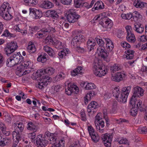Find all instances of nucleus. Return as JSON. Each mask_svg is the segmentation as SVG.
Returning <instances> with one entry per match:
<instances>
[{
  "label": "nucleus",
  "instance_id": "f257e3e1",
  "mask_svg": "<svg viewBox=\"0 0 147 147\" xmlns=\"http://www.w3.org/2000/svg\"><path fill=\"white\" fill-rule=\"evenodd\" d=\"M24 57L18 52L14 54L8 58L6 61V64L8 67H12L18 64L21 63L17 68L20 75H25L29 73L33 68V63L30 61L22 62Z\"/></svg>",
  "mask_w": 147,
  "mask_h": 147
},
{
  "label": "nucleus",
  "instance_id": "f03ea898",
  "mask_svg": "<svg viewBox=\"0 0 147 147\" xmlns=\"http://www.w3.org/2000/svg\"><path fill=\"white\" fill-rule=\"evenodd\" d=\"M85 38L82 35H77L72 39L71 44L72 47L76 49L78 52L84 53L85 52L84 49L80 47L83 42L85 41Z\"/></svg>",
  "mask_w": 147,
  "mask_h": 147
},
{
  "label": "nucleus",
  "instance_id": "7ed1b4c3",
  "mask_svg": "<svg viewBox=\"0 0 147 147\" xmlns=\"http://www.w3.org/2000/svg\"><path fill=\"white\" fill-rule=\"evenodd\" d=\"M92 69L94 74L99 77L105 76L108 72L107 69L99 61L95 63Z\"/></svg>",
  "mask_w": 147,
  "mask_h": 147
},
{
  "label": "nucleus",
  "instance_id": "20e7f679",
  "mask_svg": "<svg viewBox=\"0 0 147 147\" xmlns=\"http://www.w3.org/2000/svg\"><path fill=\"white\" fill-rule=\"evenodd\" d=\"M144 92L143 90L141 87L139 86L134 87L133 89V94L130 99V104L132 105H135L136 98L143 96Z\"/></svg>",
  "mask_w": 147,
  "mask_h": 147
},
{
  "label": "nucleus",
  "instance_id": "39448f33",
  "mask_svg": "<svg viewBox=\"0 0 147 147\" xmlns=\"http://www.w3.org/2000/svg\"><path fill=\"white\" fill-rule=\"evenodd\" d=\"M39 71L36 72V75L38 76V80H40V82L38 83V87L42 89L44 86H46L51 80V78L47 76H42L39 74Z\"/></svg>",
  "mask_w": 147,
  "mask_h": 147
},
{
  "label": "nucleus",
  "instance_id": "423d86ee",
  "mask_svg": "<svg viewBox=\"0 0 147 147\" xmlns=\"http://www.w3.org/2000/svg\"><path fill=\"white\" fill-rule=\"evenodd\" d=\"M81 16L74 9H70L67 13V19L69 22L74 23L77 21Z\"/></svg>",
  "mask_w": 147,
  "mask_h": 147
},
{
  "label": "nucleus",
  "instance_id": "0eeeda50",
  "mask_svg": "<svg viewBox=\"0 0 147 147\" xmlns=\"http://www.w3.org/2000/svg\"><path fill=\"white\" fill-rule=\"evenodd\" d=\"M7 5L3 4L0 8V15L5 20H7L11 19L13 16L9 13L8 11V8H7Z\"/></svg>",
  "mask_w": 147,
  "mask_h": 147
},
{
  "label": "nucleus",
  "instance_id": "6e6552de",
  "mask_svg": "<svg viewBox=\"0 0 147 147\" xmlns=\"http://www.w3.org/2000/svg\"><path fill=\"white\" fill-rule=\"evenodd\" d=\"M131 90V86L125 87L122 88L121 93L120 95L119 102L124 103L126 102L127 99Z\"/></svg>",
  "mask_w": 147,
  "mask_h": 147
},
{
  "label": "nucleus",
  "instance_id": "1a4fd4ad",
  "mask_svg": "<svg viewBox=\"0 0 147 147\" xmlns=\"http://www.w3.org/2000/svg\"><path fill=\"white\" fill-rule=\"evenodd\" d=\"M15 130L12 133L13 138L14 137V136H16L15 135L20 136L21 132L23 131L24 129V125L22 122H18L15 123Z\"/></svg>",
  "mask_w": 147,
  "mask_h": 147
},
{
  "label": "nucleus",
  "instance_id": "9d476101",
  "mask_svg": "<svg viewBox=\"0 0 147 147\" xmlns=\"http://www.w3.org/2000/svg\"><path fill=\"white\" fill-rule=\"evenodd\" d=\"M35 140L38 147H45L47 145L48 142L46 138L42 136L41 135L37 136Z\"/></svg>",
  "mask_w": 147,
  "mask_h": 147
},
{
  "label": "nucleus",
  "instance_id": "9b49d317",
  "mask_svg": "<svg viewBox=\"0 0 147 147\" xmlns=\"http://www.w3.org/2000/svg\"><path fill=\"white\" fill-rule=\"evenodd\" d=\"M88 130L89 135L94 142H98L99 140V136L95 132V130L91 125L88 126Z\"/></svg>",
  "mask_w": 147,
  "mask_h": 147
},
{
  "label": "nucleus",
  "instance_id": "f8f14e48",
  "mask_svg": "<svg viewBox=\"0 0 147 147\" xmlns=\"http://www.w3.org/2000/svg\"><path fill=\"white\" fill-rule=\"evenodd\" d=\"M101 137L105 146L107 147H110L111 145L112 138V135L106 134H105L102 135Z\"/></svg>",
  "mask_w": 147,
  "mask_h": 147
},
{
  "label": "nucleus",
  "instance_id": "ddd939ff",
  "mask_svg": "<svg viewBox=\"0 0 147 147\" xmlns=\"http://www.w3.org/2000/svg\"><path fill=\"white\" fill-rule=\"evenodd\" d=\"M125 76V73L123 71H121L117 72L115 76H112L111 79L113 81L119 82L122 80Z\"/></svg>",
  "mask_w": 147,
  "mask_h": 147
},
{
  "label": "nucleus",
  "instance_id": "4468645a",
  "mask_svg": "<svg viewBox=\"0 0 147 147\" xmlns=\"http://www.w3.org/2000/svg\"><path fill=\"white\" fill-rule=\"evenodd\" d=\"M39 75L42 76H47L46 74H47L49 75H51L53 74L55 72V69L52 67H48L44 69H41L38 71Z\"/></svg>",
  "mask_w": 147,
  "mask_h": 147
},
{
  "label": "nucleus",
  "instance_id": "2eb2a0df",
  "mask_svg": "<svg viewBox=\"0 0 147 147\" xmlns=\"http://www.w3.org/2000/svg\"><path fill=\"white\" fill-rule=\"evenodd\" d=\"M95 125L97 130L100 133L104 132L105 122L103 119L99 121H95Z\"/></svg>",
  "mask_w": 147,
  "mask_h": 147
},
{
  "label": "nucleus",
  "instance_id": "dca6fc26",
  "mask_svg": "<svg viewBox=\"0 0 147 147\" xmlns=\"http://www.w3.org/2000/svg\"><path fill=\"white\" fill-rule=\"evenodd\" d=\"M42 30L44 36H45L47 35H49L50 36L51 35V33H54L56 32L55 28L50 26L43 28Z\"/></svg>",
  "mask_w": 147,
  "mask_h": 147
},
{
  "label": "nucleus",
  "instance_id": "f3484780",
  "mask_svg": "<svg viewBox=\"0 0 147 147\" xmlns=\"http://www.w3.org/2000/svg\"><path fill=\"white\" fill-rule=\"evenodd\" d=\"M103 21L102 22H101L100 24L105 28L110 29L113 25L112 21L109 19L108 18L105 20L104 19Z\"/></svg>",
  "mask_w": 147,
  "mask_h": 147
},
{
  "label": "nucleus",
  "instance_id": "a211bd4d",
  "mask_svg": "<svg viewBox=\"0 0 147 147\" xmlns=\"http://www.w3.org/2000/svg\"><path fill=\"white\" fill-rule=\"evenodd\" d=\"M100 47L97 49V52L99 56L101 57L104 59L107 58L108 56V54L106 50V49L104 47Z\"/></svg>",
  "mask_w": 147,
  "mask_h": 147
},
{
  "label": "nucleus",
  "instance_id": "6ab92c4d",
  "mask_svg": "<svg viewBox=\"0 0 147 147\" xmlns=\"http://www.w3.org/2000/svg\"><path fill=\"white\" fill-rule=\"evenodd\" d=\"M133 29L138 33H142L144 30V26L139 23H135L134 24Z\"/></svg>",
  "mask_w": 147,
  "mask_h": 147
},
{
  "label": "nucleus",
  "instance_id": "aec40b11",
  "mask_svg": "<svg viewBox=\"0 0 147 147\" xmlns=\"http://www.w3.org/2000/svg\"><path fill=\"white\" fill-rule=\"evenodd\" d=\"M106 42V46L105 48L107 51H111L114 48V45L112 41L109 38H103Z\"/></svg>",
  "mask_w": 147,
  "mask_h": 147
},
{
  "label": "nucleus",
  "instance_id": "412c9836",
  "mask_svg": "<svg viewBox=\"0 0 147 147\" xmlns=\"http://www.w3.org/2000/svg\"><path fill=\"white\" fill-rule=\"evenodd\" d=\"M45 14L47 17H52L54 19L57 18L59 17L57 12L55 10H48L46 12Z\"/></svg>",
  "mask_w": 147,
  "mask_h": 147
},
{
  "label": "nucleus",
  "instance_id": "4be33fe9",
  "mask_svg": "<svg viewBox=\"0 0 147 147\" xmlns=\"http://www.w3.org/2000/svg\"><path fill=\"white\" fill-rule=\"evenodd\" d=\"M99 107L97 102L94 101L91 102L88 106L87 111L88 113L91 112L92 110L96 109Z\"/></svg>",
  "mask_w": 147,
  "mask_h": 147
},
{
  "label": "nucleus",
  "instance_id": "5701e85b",
  "mask_svg": "<svg viewBox=\"0 0 147 147\" xmlns=\"http://www.w3.org/2000/svg\"><path fill=\"white\" fill-rule=\"evenodd\" d=\"M27 129L32 131L33 132H36L38 128L37 124L36 123L29 122L28 123Z\"/></svg>",
  "mask_w": 147,
  "mask_h": 147
},
{
  "label": "nucleus",
  "instance_id": "b1692460",
  "mask_svg": "<svg viewBox=\"0 0 147 147\" xmlns=\"http://www.w3.org/2000/svg\"><path fill=\"white\" fill-rule=\"evenodd\" d=\"M96 43L94 40L89 39L86 43V46L89 51H90L94 49Z\"/></svg>",
  "mask_w": 147,
  "mask_h": 147
},
{
  "label": "nucleus",
  "instance_id": "393cba45",
  "mask_svg": "<svg viewBox=\"0 0 147 147\" xmlns=\"http://www.w3.org/2000/svg\"><path fill=\"white\" fill-rule=\"evenodd\" d=\"M41 7L45 9H49L53 6V5L51 2L49 1H45L41 4Z\"/></svg>",
  "mask_w": 147,
  "mask_h": 147
},
{
  "label": "nucleus",
  "instance_id": "a878e982",
  "mask_svg": "<svg viewBox=\"0 0 147 147\" xmlns=\"http://www.w3.org/2000/svg\"><path fill=\"white\" fill-rule=\"evenodd\" d=\"M27 49L30 53H34L36 51L35 45L33 42H31L28 43Z\"/></svg>",
  "mask_w": 147,
  "mask_h": 147
},
{
  "label": "nucleus",
  "instance_id": "bb28decb",
  "mask_svg": "<svg viewBox=\"0 0 147 147\" xmlns=\"http://www.w3.org/2000/svg\"><path fill=\"white\" fill-rule=\"evenodd\" d=\"M126 40L127 41L131 43H134L136 40L135 36L132 32L127 34Z\"/></svg>",
  "mask_w": 147,
  "mask_h": 147
},
{
  "label": "nucleus",
  "instance_id": "cd10ccee",
  "mask_svg": "<svg viewBox=\"0 0 147 147\" xmlns=\"http://www.w3.org/2000/svg\"><path fill=\"white\" fill-rule=\"evenodd\" d=\"M48 57V56L46 53H42L38 57L37 61L42 63H44L47 61Z\"/></svg>",
  "mask_w": 147,
  "mask_h": 147
},
{
  "label": "nucleus",
  "instance_id": "c85d7f7f",
  "mask_svg": "<svg viewBox=\"0 0 147 147\" xmlns=\"http://www.w3.org/2000/svg\"><path fill=\"white\" fill-rule=\"evenodd\" d=\"M122 69V67L119 64H115L111 67V71L113 73L116 71L121 70Z\"/></svg>",
  "mask_w": 147,
  "mask_h": 147
},
{
  "label": "nucleus",
  "instance_id": "c756f323",
  "mask_svg": "<svg viewBox=\"0 0 147 147\" xmlns=\"http://www.w3.org/2000/svg\"><path fill=\"white\" fill-rule=\"evenodd\" d=\"M94 92L93 91H91L89 93H87L84 98V100L85 104H87L89 100H90L91 96L93 97L95 95Z\"/></svg>",
  "mask_w": 147,
  "mask_h": 147
},
{
  "label": "nucleus",
  "instance_id": "7c9ffc66",
  "mask_svg": "<svg viewBox=\"0 0 147 147\" xmlns=\"http://www.w3.org/2000/svg\"><path fill=\"white\" fill-rule=\"evenodd\" d=\"M82 67L81 66H78L77 68L71 72V75L74 76L77 75L78 74H81L82 73Z\"/></svg>",
  "mask_w": 147,
  "mask_h": 147
},
{
  "label": "nucleus",
  "instance_id": "2f4dec72",
  "mask_svg": "<svg viewBox=\"0 0 147 147\" xmlns=\"http://www.w3.org/2000/svg\"><path fill=\"white\" fill-rule=\"evenodd\" d=\"M120 91L119 90V89L118 88L116 87L114 89L113 91V96L115 97L116 99L119 102V99H120V96H119L120 93Z\"/></svg>",
  "mask_w": 147,
  "mask_h": 147
},
{
  "label": "nucleus",
  "instance_id": "473e14b6",
  "mask_svg": "<svg viewBox=\"0 0 147 147\" xmlns=\"http://www.w3.org/2000/svg\"><path fill=\"white\" fill-rule=\"evenodd\" d=\"M126 54V57L127 59H132L134 57V51L129 49L125 51Z\"/></svg>",
  "mask_w": 147,
  "mask_h": 147
},
{
  "label": "nucleus",
  "instance_id": "72a5a7b5",
  "mask_svg": "<svg viewBox=\"0 0 147 147\" xmlns=\"http://www.w3.org/2000/svg\"><path fill=\"white\" fill-rule=\"evenodd\" d=\"M48 140H49L51 144H54L58 143L59 140H57L56 136L53 134H50Z\"/></svg>",
  "mask_w": 147,
  "mask_h": 147
},
{
  "label": "nucleus",
  "instance_id": "f704fd0d",
  "mask_svg": "<svg viewBox=\"0 0 147 147\" xmlns=\"http://www.w3.org/2000/svg\"><path fill=\"white\" fill-rule=\"evenodd\" d=\"M65 141L64 138H61L59 140L58 143L55 144L51 147H64L65 145Z\"/></svg>",
  "mask_w": 147,
  "mask_h": 147
},
{
  "label": "nucleus",
  "instance_id": "c9c22d12",
  "mask_svg": "<svg viewBox=\"0 0 147 147\" xmlns=\"http://www.w3.org/2000/svg\"><path fill=\"white\" fill-rule=\"evenodd\" d=\"M134 5L138 8H141L143 7H146L147 6V4L142 3L140 1H137L134 4Z\"/></svg>",
  "mask_w": 147,
  "mask_h": 147
},
{
  "label": "nucleus",
  "instance_id": "e433bc0d",
  "mask_svg": "<svg viewBox=\"0 0 147 147\" xmlns=\"http://www.w3.org/2000/svg\"><path fill=\"white\" fill-rule=\"evenodd\" d=\"M94 7L95 10L100 9L104 8V5L102 1H97L94 5Z\"/></svg>",
  "mask_w": 147,
  "mask_h": 147
},
{
  "label": "nucleus",
  "instance_id": "4c0bfd02",
  "mask_svg": "<svg viewBox=\"0 0 147 147\" xmlns=\"http://www.w3.org/2000/svg\"><path fill=\"white\" fill-rule=\"evenodd\" d=\"M15 135L14 136V138L13 137L14 142L12 146L18 147V144L19 141L21 140V136H20Z\"/></svg>",
  "mask_w": 147,
  "mask_h": 147
},
{
  "label": "nucleus",
  "instance_id": "58836bf2",
  "mask_svg": "<svg viewBox=\"0 0 147 147\" xmlns=\"http://www.w3.org/2000/svg\"><path fill=\"white\" fill-rule=\"evenodd\" d=\"M65 77V74L63 72H61L59 73L55 78L56 81H58L64 79Z\"/></svg>",
  "mask_w": 147,
  "mask_h": 147
},
{
  "label": "nucleus",
  "instance_id": "ea45409f",
  "mask_svg": "<svg viewBox=\"0 0 147 147\" xmlns=\"http://www.w3.org/2000/svg\"><path fill=\"white\" fill-rule=\"evenodd\" d=\"M137 100L136 101V103H137V107L138 109L141 111H144V108L143 107V105H142V101L140 100H138L137 102ZM135 105H132V106H135Z\"/></svg>",
  "mask_w": 147,
  "mask_h": 147
},
{
  "label": "nucleus",
  "instance_id": "a19ab883",
  "mask_svg": "<svg viewBox=\"0 0 147 147\" xmlns=\"http://www.w3.org/2000/svg\"><path fill=\"white\" fill-rule=\"evenodd\" d=\"M68 49H63L60 52H59L58 53L59 57L61 58H63L68 53Z\"/></svg>",
  "mask_w": 147,
  "mask_h": 147
},
{
  "label": "nucleus",
  "instance_id": "79ce46f5",
  "mask_svg": "<svg viewBox=\"0 0 147 147\" xmlns=\"http://www.w3.org/2000/svg\"><path fill=\"white\" fill-rule=\"evenodd\" d=\"M117 102L116 101H113L112 103L111 112L113 113L116 112L117 109Z\"/></svg>",
  "mask_w": 147,
  "mask_h": 147
},
{
  "label": "nucleus",
  "instance_id": "37998d69",
  "mask_svg": "<svg viewBox=\"0 0 147 147\" xmlns=\"http://www.w3.org/2000/svg\"><path fill=\"white\" fill-rule=\"evenodd\" d=\"M8 45H9V47L10 48V49L12 51H13L14 52L17 49L18 47V45L17 43L15 42H11L7 43Z\"/></svg>",
  "mask_w": 147,
  "mask_h": 147
},
{
  "label": "nucleus",
  "instance_id": "c03bdc74",
  "mask_svg": "<svg viewBox=\"0 0 147 147\" xmlns=\"http://www.w3.org/2000/svg\"><path fill=\"white\" fill-rule=\"evenodd\" d=\"M69 87L72 92L75 94H77L79 91V88L77 86L74 85H69Z\"/></svg>",
  "mask_w": 147,
  "mask_h": 147
},
{
  "label": "nucleus",
  "instance_id": "a18cd8bd",
  "mask_svg": "<svg viewBox=\"0 0 147 147\" xmlns=\"http://www.w3.org/2000/svg\"><path fill=\"white\" fill-rule=\"evenodd\" d=\"M9 45L7 44L6 47L4 49V51L6 55L7 56H9L11 54L13 53V51H12L10 48L9 47Z\"/></svg>",
  "mask_w": 147,
  "mask_h": 147
},
{
  "label": "nucleus",
  "instance_id": "49530a36",
  "mask_svg": "<svg viewBox=\"0 0 147 147\" xmlns=\"http://www.w3.org/2000/svg\"><path fill=\"white\" fill-rule=\"evenodd\" d=\"M53 44L54 45L56 48L57 49H61L63 48L61 42L58 40H54Z\"/></svg>",
  "mask_w": 147,
  "mask_h": 147
},
{
  "label": "nucleus",
  "instance_id": "de8ad7c7",
  "mask_svg": "<svg viewBox=\"0 0 147 147\" xmlns=\"http://www.w3.org/2000/svg\"><path fill=\"white\" fill-rule=\"evenodd\" d=\"M96 88V85L92 83H87L84 87V88L86 90L93 89L95 88Z\"/></svg>",
  "mask_w": 147,
  "mask_h": 147
},
{
  "label": "nucleus",
  "instance_id": "09e8293b",
  "mask_svg": "<svg viewBox=\"0 0 147 147\" xmlns=\"http://www.w3.org/2000/svg\"><path fill=\"white\" fill-rule=\"evenodd\" d=\"M121 16L123 19L125 20H129L132 18V16L131 13H127L126 14L122 13L121 14Z\"/></svg>",
  "mask_w": 147,
  "mask_h": 147
},
{
  "label": "nucleus",
  "instance_id": "8fccbe9b",
  "mask_svg": "<svg viewBox=\"0 0 147 147\" xmlns=\"http://www.w3.org/2000/svg\"><path fill=\"white\" fill-rule=\"evenodd\" d=\"M24 1L26 5L30 6L35 5L36 3V2L35 0H24Z\"/></svg>",
  "mask_w": 147,
  "mask_h": 147
},
{
  "label": "nucleus",
  "instance_id": "3c124183",
  "mask_svg": "<svg viewBox=\"0 0 147 147\" xmlns=\"http://www.w3.org/2000/svg\"><path fill=\"white\" fill-rule=\"evenodd\" d=\"M100 36L97 37L95 39L97 43L100 46L102 47L104 46L105 42L104 41L101 39L100 38Z\"/></svg>",
  "mask_w": 147,
  "mask_h": 147
},
{
  "label": "nucleus",
  "instance_id": "603ef678",
  "mask_svg": "<svg viewBox=\"0 0 147 147\" xmlns=\"http://www.w3.org/2000/svg\"><path fill=\"white\" fill-rule=\"evenodd\" d=\"M54 40H53L52 37L51 36V35L49 36V35H48V36L46 38L45 40V42L48 43L49 44H53V42Z\"/></svg>",
  "mask_w": 147,
  "mask_h": 147
},
{
  "label": "nucleus",
  "instance_id": "864d4df0",
  "mask_svg": "<svg viewBox=\"0 0 147 147\" xmlns=\"http://www.w3.org/2000/svg\"><path fill=\"white\" fill-rule=\"evenodd\" d=\"M137 131L140 134H146L147 132V128L146 127H140L138 128Z\"/></svg>",
  "mask_w": 147,
  "mask_h": 147
},
{
  "label": "nucleus",
  "instance_id": "5fc2aeb1",
  "mask_svg": "<svg viewBox=\"0 0 147 147\" xmlns=\"http://www.w3.org/2000/svg\"><path fill=\"white\" fill-rule=\"evenodd\" d=\"M42 13L38 10H36L34 14V17L36 19L40 18L41 17Z\"/></svg>",
  "mask_w": 147,
  "mask_h": 147
},
{
  "label": "nucleus",
  "instance_id": "6e6d98bb",
  "mask_svg": "<svg viewBox=\"0 0 147 147\" xmlns=\"http://www.w3.org/2000/svg\"><path fill=\"white\" fill-rule=\"evenodd\" d=\"M132 16V18L133 19L136 18V20H137L138 19V18L140 17V15L139 13H138L136 11H134L132 13H131Z\"/></svg>",
  "mask_w": 147,
  "mask_h": 147
},
{
  "label": "nucleus",
  "instance_id": "4d7b16f0",
  "mask_svg": "<svg viewBox=\"0 0 147 147\" xmlns=\"http://www.w3.org/2000/svg\"><path fill=\"white\" fill-rule=\"evenodd\" d=\"M121 46L125 49L129 48L131 47L130 45L125 41H123L121 42Z\"/></svg>",
  "mask_w": 147,
  "mask_h": 147
},
{
  "label": "nucleus",
  "instance_id": "13d9d810",
  "mask_svg": "<svg viewBox=\"0 0 147 147\" xmlns=\"http://www.w3.org/2000/svg\"><path fill=\"white\" fill-rule=\"evenodd\" d=\"M12 34L10 33L8 30L7 29H6L1 36H2L8 37L9 36L11 37L12 36Z\"/></svg>",
  "mask_w": 147,
  "mask_h": 147
},
{
  "label": "nucleus",
  "instance_id": "bf43d9fd",
  "mask_svg": "<svg viewBox=\"0 0 147 147\" xmlns=\"http://www.w3.org/2000/svg\"><path fill=\"white\" fill-rule=\"evenodd\" d=\"M83 1L81 0H77L74 1V4L75 7L76 8L80 7L81 5H82V3L81 1Z\"/></svg>",
  "mask_w": 147,
  "mask_h": 147
},
{
  "label": "nucleus",
  "instance_id": "052dcab7",
  "mask_svg": "<svg viewBox=\"0 0 147 147\" xmlns=\"http://www.w3.org/2000/svg\"><path fill=\"white\" fill-rule=\"evenodd\" d=\"M51 49H50V51H48L47 52L48 53L49 55L52 57H55V53L53 49L51 48V50H52L50 51V50Z\"/></svg>",
  "mask_w": 147,
  "mask_h": 147
},
{
  "label": "nucleus",
  "instance_id": "680f3d73",
  "mask_svg": "<svg viewBox=\"0 0 147 147\" xmlns=\"http://www.w3.org/2000/svg\"><path fill=\"white\" fill-rule=\"evenodd\" d=\"M118 142L120 144H126L127 143V140L126 138H123L119 139L118 140Z\"/></svg>",
  "mask_w": 147,
  "mask_h": 147
},
{
  "label": "nucleus",
  "instance_id": "e2e57ef3",
  "mask_svg": "<svg viewBox=\"0 0 147 147\" xmlns=\"http://www.w3.org/2000/svg\"><path fill=\"white\" fill-rule=\"evenodd\" d=\"M16 29L17 31H18L19 32H20L23 35L25 34L27 32L26 30H21L19 28L18 26H16Z\"/></svg>",
  "mask_w": 147,
  "mask_h": 147
},
{
  "label": "nucleus",
  "instance_id": "0e129e2a",
  "mask_svg": "<svg viewBox=\"0 0 147 147\" xmlns=\"http://www.w3.org/2000/svg\"><path fill=\"white\" fill-rule=\"evenodd\" d=\"M5 145L4 141V138L0 136V146L3 147Z\"/></svg>",
  "mask_w": 147,
  "mask_h": 147
},
{
  "label": "nucleus",
  "instance_id": "69168bd1",
  "mask_svg": "<svg viewBox=\"0 0 147 147\" xmlns=\"http://www.w3.org/2000/svg\"><path fill=\"white\" fill-rule=\"evenodd\" d=\"M140 40L142 42H144L146 41H147V36H144V35L142 36L140 38Z\"/></svg>",
  "mask_w": 147,
  "mask_h": 147
},
{
  "label": "nucleus",
  "instance_id": "338daca9",
  "mask_svg": "<svg viewBox=\"0 0 147 147\" xmlns=\"http://www.w3.org/2000/svg\"><path fill=\"white\" fill-rule=\"evenodd\" d=\"M65 92L68 95H70L72 93L71 89L69 87V85H68V88L65 89Z\"/></svg>",
  "mask_w": 147,
  "mask_h": 147
},
{
  "label": "nucleus",
  "instance_id": "774afa93",
  "mask_svg": "<svg viewBox=\"0 0 147 147\" xmlns=\"http://www.w3.org/2000/svg\"><path fill=\"white\" fill-rule=\"evenodd\" d=\"M6 127L5 124L2 122H0V132L3 130L5 129Z\"/></svg>",
  "mask_w": 147,
  "mask_h": 147
}]
</instances>
